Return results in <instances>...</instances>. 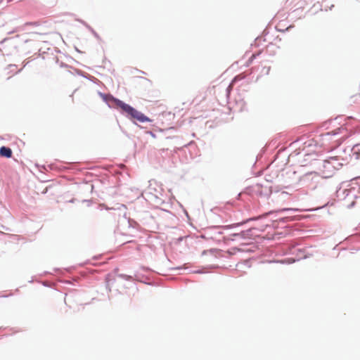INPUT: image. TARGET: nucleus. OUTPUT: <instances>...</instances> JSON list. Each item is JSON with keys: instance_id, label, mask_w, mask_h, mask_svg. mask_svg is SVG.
<instances>
[{"instance_id": "1", "label": "nucleus", "mask_w": 360, "mask_h": 360, "mask_svg": "<svg viewBox=\"0 0 360 360\" xmlns=\"http://www.w3.org/2000/svg\"><path fill=\"white\" fill-rule=\"evenodd\" d=\"M100 95L110 108H113L124 112H136L133 108L111 95L104 94H100Z\"/></svg>"}, {"instance_id": "2", "label": "nucleus", "mask_w": 360, "mask_h": 360, "mask_svg": "<svg viewBox=\"0 0 360 360\" xmlns=\"http://www.w3.org/2000/svg\"><path fill=\"white\" fill-rule=\"evenodd\" d=\"M129 119L136 124L150 122L151 120L144 114H127Z\"/></svg>"}, {"instance_id": "3", "label": "nucleus", "mask_w": 360, "mask_h": 360, "mask_svg": "<svg viewBox=\"0 0 360 360\" xmlns=\"http://www.w3.org/2000/svg\"><path fill=\"white\" fill-rule=\"evenodd\" d=\"M0 155L1 157L9 158L12 156V150L10 148L2 146L0 148Z\"/></svg>"}, {"instance_id": "4", "label": "nucleus", "mask_w": 360, "mask_h": 360, "mask_svg": "<svg viewBox=\"0 0 360 360\" xmlns=\"http://www.w3.org/2000/svg\"><path fill=\"white\" fill-rule=\"evenodd\" d=\"M336 160V158H330L329 160H325V162H326V163H330V162H331V160Z\"/></svg>"}, {"instance_id": "5", "label": "nucleus", "mask_w": 360, "mask_h": 360, "mask_svg": "<svg viewBox=\"0 0 360 360\" xmlns=\"http://www.w3.org/2000/svg\"><path fill=\"white\" fill-rule=\"evenodd\" d=\"M0 24H3V20H0Z\"/></svg>"}, {"instance_id": "6", "label": "nucleus", "mask_w": 360, "mask_h": 360, "mask_svg": "<svg viewBox=\"0 0 360 360\" xmlns=\"http://www.w3.org/2000/svg\"><path fill=\"white\" fill-rule=\"evenodd\" d=\"M1 18V15H0V18Z\"/></svg>"}]
</instances>
